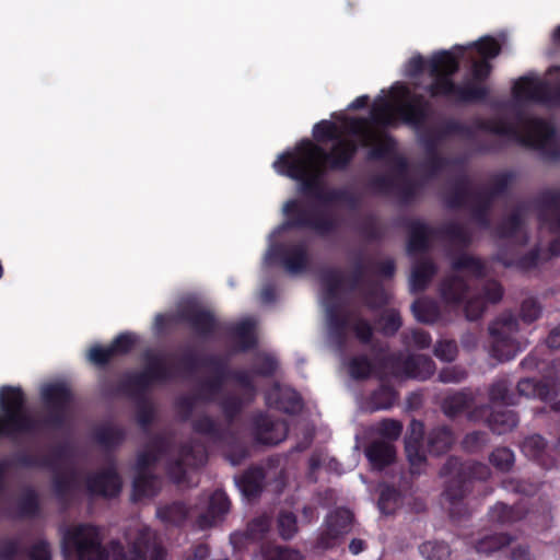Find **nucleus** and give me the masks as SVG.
<instances>
[{"instance_id":"b1692460","label":"nucleus","mask_w":560,"mask_h":560,"mask_svg":"<svg viewBox=\"0 0 560 560\" xmlns=\"http://www.w3.org/2000/svg\"><path fill=\"white\" fill-rule=\"evenodd\" d=\"M408 240L407 253L412 256L425 253L431 247L433 238H438L436 228H432L420 220H411L407 223Z\"/></svg>"},{"instance_id":"79ce46f5","label":"nucleus","mask_w":560,"mask_h":560,"mask_svg":"<svg viewBox=\"0 0 560 560\" xmlns=\"http://www.w3.org/2000/svg\"><path fill=\"white\" fill-rule=\"evenodd\" d=\"M524 514L520 508L498 502L490 508L488 517L491 523L500 526L512 525L523 518Z\"/></svg>"},{"instance_id":"8fccbe9b","label":"nucleus","mask_w":560,"mask_h":560,"mask_svg":"<svg viewBox=\"0 0 560 560\" xmlns=\"http://www.w3.org/2000/svg\"><path fill=\"white\" fill-rule=\"evenodd\" d=\"M523 223L522 212L517 208L498 224L495 233L500 238H514L521 232Z\"/></svg>"},{"instance_id":"2f4dec72","label":"nucleus","mask_w":560,"mask_h":560,"mask_svg":"<svg viewBox=\"0 0 560 560\" xmlns=\"http://www.w3.org/2000/svg\"><path fill=\"white\" fill-rule=\"evenodd\" d=\"M455 441L454 433L448 425L433 428L427 438V448L432 455L439 456L451 450Z\"/></svg>"},{"instance_id":"09e8293b","label":"nucleus","mask_w":560,"mask_h":560,"mask_svg":"<svg viewBox=\"0 0 560 560\" xmlns=\"http://www.w3.org/2000/svg\"><path fill=\"white\" fill-rule=\"evenodd\" d=\"M361 296L364 304L372 311L380 310L388 303L385 289L376 282H370L365 288L361 289Z\"/></svg>"},{"instance_id":"473e14b6","label":"nucleus","mask_w":560,"mask_h":560,"mask_svg":"<svg viewBox=\"0 0 560 560\" xmlns=\"http://www.w3.org/2000/svg\"><path fill=\"white\" fill-rule=\"evenodd\" d=\"M518 415L505 408L493 409L487 418L489 429L498 435L511 432L518 424Z\"/></svg>"},{"instance_id":"72a5a7b5","label":"nucleus","mask_w":560,"mask_h":560,"mask_svg":"<svg viewBox=\"0 0 560 560\" xmlns=\"http://www.w3.org/2000/svg\"><path fill=\"white\" fill-rule=\"evenodd\" d=\"M438 272L436 265L431 259L417 262L410 275V290L413 293L423 292Z\"/></svg>"},{"instance_id":"13d9d810","label":"nucleus","mask_w":560,"mask_h":560,"mask_svg":"<svg viewBox=\"0 0 560 560\" xmlns=\"http://www.w3.org/2000/svg\"><path fill=\"white\" fill-rule=\"evenodd\" d=\"M401 502V494L398 489L393 486H385L382 488L378 498V509L385 515H392L399 508Z\"/></svg>"},{"instance_id":"39448f33","label":"nucleus","mask_w":560,"mask_h":560,"mask_svg":"<svg viewBox=\"0 0 560 560\" xmlns=\"http://www.w3.org/2000/svg\"><path fill=\"white\" fill-rule=\"evenodd\" d=\"M26 405L27 398L22 387H0V439L16 441L39 432L40 422L28 412Z\"/></svg>"},{"instance_id":"0e129e2a","label":"nucleus","mask_w":560,"mask_h":560,"mask_svg":"<svg viewBox=\"0 0 560 560\" xmlns=\"http://www.w3.org/2000/svg\"><path fill=\"white\" fill-rule=\"evenodd\" d=\"M419 552L425 560H446L451 556L450 546L444 541L429 540L419 546Z\"/></svg>"},{"instance_id":"e2e57ef3","label":"nucleus","mask_w":560,"mask_h":560,"mask_svg":"<svg viewBox=\"0 0 560 560\" xmlns=\"http://www.w3.org/2000/svg\"><path fill=\"white\" fill-rule=\"evenodd\" d=\"M12 464L21 468H49L52 466V459L50 456L19 452L13 456Z\"/></svg>"},{"instance_id":"2eb2a0df","label":"nucleus","mask_w":560,"mask_h":560,"mask_svg":"<svg viewBox=\"0 0 560 560\" xmlns=\"http://www.w3.org/2000/svg\"><path fill=\"white\" fill-rule=\"evenodd\" d=\"M175 318L179 323L187 324L198 337L205 340L215 338L228 328V323L220 322L212 311L195 304L180 308Z\"/></svg>"},{"instance_id":"37998d69","label":"nucleus","mask_w":560,"mask_h":560,"mask_svg":"<svg viewBox=\"0 0 560 560\" xmlns=\"http://www.w3.org/2000/svg\"><path fill=\"white\" fill-rule=\"evenodd\" d=\"M128 380L129 374L121 381L115 382L107 373H103L98 376V387L105 397H117L120 395L137 397L136 387L126 385Z\"/></svg>"},{"instance_id":"7c9ffc66","label":"nucleus","mask_w":560,"mask_h":560,"mask_svg":"<svg viewBox=\"0 0 560 560\" xmlns=\"http://www.w3.org/2000/svg\"><path fill=\"white\" fill-rule=\"evenodd\" d=\"M317 200L324 206L342 205L352 211L358 210L360 207V198L345 187L324 188Z\"/></svg>"},{"instance_id":"6e6552de","label":"nucleus","mask_w":560,"mask_h":560,"mask_svg":"<svg viewBox=\"0 0 560 560\" xmlns=\"http://www.w3.org/2000/svg\"><path fill=\"white\" fill-rule=\"evenodd\" d=\"M61 553L66 560H101L105 545L98 526L79 523L60 529Z\"/></svg>"},{"instance_id":"ddd939ff","label":"nucleus","mask_w":560,"mask_h":560,"mask_svg":"<svg viewBox=\"0 0 560 560\" xmlns=\"http://www.w3.org/2000/svg\"><path fill=\"white\" fill-rule=\"evenodd\" d=\"M42 400L47 409L46 416L39 420V430L44 428L61 430L67 423L68 409L73 395L65 383H50L40 390Z\"/></svg>"},{"instance_id":"9d476101","label":"nucleus","mask_w":560,"mask_h":560,"mask_svg":"<svg viewBox=\"0 0 560 560\" xmlns=\"http://www.w3.org/2000/svg\"><path fill=\"white\" fill-rule=\"evenodd\" d=\"M452 136L469 138L472 136V130L455 118H447L439 125L436 130H424L419 135V143L425 152L423 166L431 176L438 175L450 165V160L443 156L439 149L441 143Z\"/></svg>"},{"instance_id":"052dcab7","label":"nucleus","mask_w":560,"mask_h":560,"mask_svg":"<svg viewBox=\"0 0 560 560\" xmlns=\"http://www.w3.org/2000/svg\"><path fill=\"white\" fill-rule=\"evenodd\" d=\"M313 137L318 143L334 141L335 144L346 140L340 137L338 126L330 120H320L315 124L313 127Z\"/></svg>"},{"instance_id":"393cba45","label":"nucleus","mask_w":560,"mask_h":560,"mask_svg":"<svg viewBox=\"0 0 560 560\" xmlns=\"http://www.w3.org/2000/svg\"><path fill=\"white\" fill-rule=\"evenodd\" d=\"M231 502L222 490H215L209 498L208 508L205 513L196 520V526L199 529H208L221 521L229 512Z\"/></svg>"},{"instance_id":"1a4fd4ad","label":"nucleus","mask_w":560,"mask_h":560,"mask_svg":"<svg viewBox=\"0 0 560 560\" xmlns=\"http://www.w3.org/2000/svg\"><path fill=\"white\" fill-rule=\"evenodd\" d=\"M285 220L281 224L282 231L311 230L318 236L326 237L336 233L340 228V220L317 207L305 206L299 199H290L283 205Z\"/></svg>"},{"instance_id":"a18cd8bd","label":"nucleus","mask_w":560,"mask_h":560,"mask_svg":"<svg viewBox=\"0 0 560 560\" xmlns=\"http://www.w3.org/2000/svg\"><path fill=\"white\" fill-rule=\"evenodd\" d=\"M416 319L424 324H433L439 320L441 313L438 303L430 299H418L411 305Z\"/></svg>"},{"instance_id":"cd10ccee","label":"nucleus","mask_w":560,"mask_h":560,"mask_svg":"<svg viewBox=\"0 0 560 560\" xmlns=\"http://www.w3.org/2000/svg\"><path fill=\"white\" fill-rule=\"evenodd\" d=\"M372 144L374 145H370L371 149L368 152L369 161L389 162L396 154L397 141L387 132H374V136L372 137Z\"/></svg>"},{"instance_id":"864d4df0","label":"nucleus","mask_w":560,"mask_h":560,"mask_svg":"<svg viewBox=\"0 0 560 560\" xmlns=\"http://www.w3.org/2000/svg\"><path fill=\"white\" fill-rule=\"evenodd\" d=\"M132 542L145 550L153 559H159L164 552L156 541L155 533L147 526L138 530Z\"/></svg>"},{"instance_id":"aec40b11","label":"nucleus","mask_w":560,"mask_h":560,"mask_svg":"<svg viewBox=\"0 0 560 560\" xmlns=\"http://www.w3.org/2000/svg\"><path fill=\"white\" fill-rule=\"evenodd\" d=\"M389 163L392 164L390 173L375 175L369 180V188L373 192L388 196L397 189V182L406 177L408 161L405 156L396 153Z\"/></svg>"},{"instance_id":"c9c22d12","label":"nucleus","mask_w":560,"mask_h":560,"mask_svg":"<svg viewBox=\"0 0 560 560\" xmlns=\"http://www.w3.org/2000/svg\"><path fill=\"white\" fill-rule=\"evenodd\" d=\"M95 442L106 451H114L126 440V430L115 424H104L94 432Z\"/></svg>"},{"instance_id":"5fc2aeb1","label":"nucleus","mask_w":560,"mask_h":560,"mask_svg":"<svg viewBox=\"0 0 560 560\" xmlns=\"http://www.w3.org/2000/svg\"><path fill=\"white\" fill-rule=\"evenodd\" d=\"M374 368L373 361L366 354L354 355L348 362L349 374L355 381L368 380Z\"/></svg>"},{"instance_id":"f257e3e1","label":"nucleus","mask_w":560,"mask_h":560,"mask_svg":"<svg viewBox=\"0 0 560 560\" xmlns=\"http://www.w3.org/2000/svg\"><path fill=\"white\" fill-rule=\"evenodd\" d=\"M357 152L358 145L353 140L339 141L326 150L305 138L292 151L280 154L273 162V168L278 174L299 182L302 196L317 200L325 188L326 172L348 170Z\"/></svg>"},{"instance_id":"9b49d317","label":"nucleus","mask_w":560,"mask_h":560,"mask_svg":"<svg viewBox=\"0 0 560 560\" xmlns=\"http://www.w3.org/2000/svg\"><path fill=\"white\" fill-rule=\"evenodd\" d=\"M397 106L395 112L399 120L411 127L417 136L424 130H436V127H427L432 117L433 109L431 102L423 94L412 92L406 84L399 83L393 86Z\"/></svg>"},{"instance_id":"338daca9","label":"nucleus","mask_w":560,"mask_h":560,"mask_svg":"<svg viewBox=\"0 0 560 560\" xmlns=\"http://www.w3.org/2000/svg\"><path fill=\"white\" fill-rule=\"evenodd\" d=\"M546 446V440L541 435L533 434L523 441L521 448L524 455L528 458L542 462Z\"/></svg>"},{"instance_id":"c03bdc74","label":"nucleus","mask_w":560,"mask_h":560,"mask_svg":"<svg viewBox=\"0 0 560 560\" xmlns=\"http://www.w3.org/2000/svg\"><path fill=\"white\" fill-rule=\"evenodd\" d=\"M516 388L520 396L537 397L544 401L552 399L550 385L536 378H523L517 383Z\"/></svg>"},{"instance_id":"e433bc0d","label":"nucleus","mask_w":560,"mask_h":560,"mask_svg":"<svg viewBox=\"0 0 560 560\" xmlns=\"http://www.w3.org/2000/svg\"><path fill=\"white\" fill-rule=\"evenodd\" d=\"M475 398L469 389H463L446 396L442 402V410L448 418H456L468 410Z\"/></svg>"},{"instance_id":"6ab92c4d","label":"nucleus","mask_w":560,"mask_h":560,"mask_svg":"<svg viewBox=\"0 0 560 560\" xmlns=\"http://www.w3.org/2000/svg\"><path fill=\"white\" fill-rule=\"evenodd\" d=\"M252 434L256 443L277 445L288 435V424L284 420L273 419L267 413L257 412L250 419Z\"/></svg>"},{"instance_id":"69168bd1","label":"nucleus","mask_w":560,"mask_h":560,"mask_svg":"<svg viewBox=\"0 0 560 560\" xmlns=\"http://www.w3.org/2000/svg\"><path fill=\"white\" fill-rule=\"evenodd\" d=\"M261 560H303V556L294 549L276 546H261Z\"/></svg>"},{"instance_id":"dca6fc26","label":"nucleus","mask_w":560,"mask_h":560,"mask_svg":"<svg viewBox=\"0 0 560 560\" xmlns=\"http://www.w3.org/2000/svg\"><path fill=\"white\" fill-rule=\"evenodd\" d=\"M269 259L282 266L291 275L303 273L311 266V256L304 241L275 244L269 249Z\"/></svg>"},{"instance_id":"774afa93","label":"nucleus","mask_w":560,"mask_h":560,"mask_svg":"<svg viewBox=\"0 0 560 560\" xmlns=\"http://www.w3.org/2000/svg\"><path fill=\"white\" fill-rule=\"evenodd\" d=\"M489 462L495 469L502 472H508L514 466L515 456L509 447H497L489 455Z\"/></svg>"},{"instance_id":"bb28decb","label":"nucleus","mask_w":560,"mask_h":560,"mask_svg":"<svg viewBox=\"0 0 560 560\" xmlns=\"http://www.w3.org/2000/svg\"><path fill=\"white\" fill-rule=\"evenodd\" d=\"M365 456L374 469L383 470L395 462L396 448L389 442L375 440L366 446Z\"/></svg>"},{"instance_id":"7ed1b4c3","label":"nucleus","mask_w":560,"mask_h":560,"mask_svg":"<svg viewBox=\"0 0 560 560\" xmlns=\"http://www.w3.org/2000/svg\"><path fill=\"white\" fill-rule=\"evenodd\" d=\"M524 132L516 126L501 118L480 119L476 128L480 131L506 138L521 145L538 150L545 160H560V143L556 137L555 127L538 117L523 118Z\"/></svg>"},{"instance_id":"423d86ee","label":"nucleus","mask_w":560,"mask_h":560,"mask_svg":"<svg viewBox=\"0 0 560 560\" xmlns=\"http://www.w3.org/2000/svg\"><path fill=\"white\" fill-rule=\"evenodd\" d=\"M442 477H447L443 497L452 505L450 515H460L458 505L470 489L472 480H486L490 476L488 465L475 460H462L459 457L450 456L440 470Z\"/></svg>"},{"instance_id":"a19ab883","label":"nucleus","mask_w":560,"mask_h":560,"mask_svg":"<svg viewBox=\"0 0 560 560\" xmlns=\"http://www.w3.org/2000/svg\"><path fill=\"white\" fill-rule=\"evenodd\" d=\"M407 360H412V364L406 365V378L425 381L435 372V363L429 355L410 354Z\"/></svg>"},{"instance_id":"5701e85b","label":"nucleus","mask_w":560,"mask_h":560,"mask_svg":"<svg viewBox=\"0 0 560 560\" xmlns=\"http://www.w3.org/2000/svg\"><path fill=\"white\" fill-rule=\"evenodd\" d=\"M424 424L422 421L412 419L408 425L405 436V452L407 459L411 466L412 474L415 468L427 462L423 451Z\"/></svg>"},{"instance_id":"f3484780","label":"nucleus","mask_w":560,"mask_h":560,"mask_svg":"<svg viewBox=\"0 0 560 560\" xmlns=\"http://www.w3.org/2000/svg\"><path fill=\"white\" fill-rule=\"evenodd\" d=\"M353 514L349 509L337 508L325 518V528L318 535L314 547L318 550L335 548L340 539L351 530Z\"/></svg>"},{"instance_id":"4be33fe9","label":"nucleus","mask_w":560,"mask_h":560,"mask_svg":"<svg viewBox=\"0 0 560 560\" xmlns=\"http://www.w3.org/2000/svg\"><path fill=\"white\" fill-rule=\"evenodd\" d=\"M538 220L550 233H560V189L546 190L536 200Z\"/></svg>"},{"instance_id":"603ef678","label":"nucleus","mask_w":560,"mask_h":560,"mask_svg":"<svg viewBox=\"0 0 560 560\" xmlns=\"http://www.w3.org/2000/svg\"><path fill=\"white\" fill-rule=\"evenodd\" d=\"M270 528V520L266 516H259L252 520L243 534H232L231 540L235 542L238 537H244L246 540L256 541L264 539L265 535Z\"/></svg>"},{"instance_id":"bf43d9fd","label":"nucleus","mask_w":560,"mask_h":560,"mask_svg":"<svg viewBox=\"0 0 560 560\" xmlns=\"http://www.w3.org/2000/svg\"><path fill=\"white\" fill-rule=\"evenodd\" d=\"M348 131L352 136L361 138V145L368 148L372 145L374 131L369 127V120L363 117L347 118Z\"/></svg>"},{"instance_id":"f704fd0d","label":"nucleus","mask_w":560,"mask_h":560,"mask_svg":"<svg viewBox=\"0 0 560 560\" xmlns=\"http://www.w3.org/2000/svg\"><path fill=\"white\" fill-rule=\"evenodd\" d=\"M189 509L182 501H174L156 509V517L166 526L180 527L187 521Z\"/></svg>"},{"instance_id":"f8f14e48","label":"nucleus","mask_w":560,"mask_h":560,"mask_svg":"<svg viewBox=\"0 0 560 560\" xmlns=\"http://www.w3.org/2000/svg\"><path fill=\"white\" fill-rule=\"evenodd\" d=\"M518 319L512 313H503L489 325L491 337V355L501 361H510L522 351L521 342L516 339Z\"/></svg>"},{"instance_id":"412c9836","label":"nucleus","mask_w":560,"mask_h":560,"mask_svg":"<svg viewBox=\"0 0 560 560\" xmlns=\"http://www.w3.org/2000/svg\"><path fill=\"white\" fill-rule=\"evenodd\" d=\"M121 479L114 465L90 475L85 480L88 491L92 495L115 498L121 491Z\"/></svg>"},{"instance_id":"a878e982","label":"nucleus","mask_w":560,"mask_h":560,"mask_svg":"<svg viewBox=\"0 0 560 560\" xmlns=\"http://www.w3.org/2000/svg\"><path fill=\"white\" fill-rule=\"evenodd\" d=\"M265 479V469L260 466H252L236 478V485L245 498L256 499L262 492Z\"/></svg>"},{"instance_id":"4468645a","label":"nucleus","mask_w":560,"mask_h":560,"mask_svg":"<svg viewBox=\"0 0 560 560\" xmlns=\"http://www.w3.org/2000/svg\"><path fill=\"white\" fill-rule=\"evenodd\" d=\"M144 368L135 373H129L126 385L136 387L137 398L143 397L154 384H165L176 376L175 368L165 363L164 357L145 351L143 353Z\"/></svg>"},{"instance_id":"4c0bfd02","label":"nucleus","mask_w":560,"mask_h":560,"mask_svg":"<svg viewBox=\"0 0 560 560\" xmlns=\"http://www.w3.org/2000/svg\"><path fill=\"white\" fill-rule=\"evenodd\" d=\"M222 332L229 334L238 341V350L248 351L256 347L257 340L254 335V324L249 320H242L237 324L230 325Z\"/></svg>"},{"instance_id":"ea45409f","label":"nucleus","mask_w":560,"mask_h":560,"mask_svg":"<svg viewBox=\"0 0 560 560\" xmlns=\"http://www.w3.org/2000/svg\"><path fill=\"white\" fill-rule=\"evenodd\" d=\"M438 238L447 240L462 248L471 245L472 237L470 232L457 222H447L436 228Z\"/></svg>"},{"instance_id":"3c124183","label":"nucleus","mask_w":560,"mask_h":560,"mask_svg":"<svg viewBox=\"0 0 560 560\" xmlns=\"http://www.w3.org/2000/svg\"><path fill=\"white\" fill-rule=\"evenodd\" d=\"M493 207L488 199L480 197H472L469 203V211L471 219L482 229H489L491 225L490 212Z\"/></svg>"},{"instance_id":"f03ea898","label":"nucleus","mask_w":560,"mask_h":560,"mask_svg":"<svg viewBox=\"0 0 560 560\" xmlns=\"http://www.w3.org/2000/svg\"><path fill=\"white\" fill-rule=\"evenodd\" d=\"M429 75L432 81L425 91L432 98L444 97L455 104H479L488 100L489 88L471 82L456 83L453 77L459 70V58L448 50L432 55L428 61Z\"/></svg>"},{"instance_id":"20e7f679","label":"nucleus","mask_w":560,"mask_h":560,"mask_svg":"<svg viewBox=\"0 0 560 560\" xmlns=\"http://www.w3.org/2000/svg\"><path fill=\"white\" fill-rule=\"evenodd\" d=\"M440 294L446 304L457 306L465 303V316L472 322L481 318L489 303L502 300L503 288L498 281L489 280L476 289L464 277L452 275L441 282Z\"/></svg>"},{"instance_id":"49530a36","label":"nucleus","mask_w":560,"mask_h":560,"mask_svg":"<svg viewBox=\"0 0 560 560\" xmlns=\"http://www.w3.org/2000/svg\"><path fill=\"white\" fill-rule=\"evenodd\" d=\"M513 540L514 537L506 533L489 534L476 541L475 549L478 553L490 555L509 546Z\"/></svg>"},{"instance_id":"c756f323","label":"nucleus","mask_w":560,"mask_h":560,"mask_svg":"<svg viewBox=\"0 0 560 560\" xmlns=\"http://www.w3.org/2000/svg\"><path fill=\"white\" fill-rule=\"evenodd\" d=\"M474 197V190L470 187V180L467 176H460L457 178L445 197V205L448 209H462L469 208L471 198Z\"/></svg>"},{"instance_id":"6e6d98bb","label":"nucleus","mask_w":560,"mask_h":560,"mask_svg":"<svg viewBox=\"0 0 560 560\" xmlns=\"http://www.w3.org/2000/svg\"><path fill=\"white\" fill-rule=\"evenodd\" d=\"M488 395L491 402H500L504 406L516 404V395L511 392V385L504 378L493 382L489 387Z\"/></svg>"},{"instance_id":"de8ad7c7","label":"nucleus","mask_w":560,"mask_h":560,"mask_svg":"<svg viewBox=\"0 0 560 560\" xmlns=\"http://www.w3.org/2000/svg\"><path fill=\"white\" fill-rule=\"evenodd\" d=\"M192 431L214 441H222L225 430L209 415H201L191 422Z\"/></svg>"},{"instance_id":"c85d7f7f","label":"nucleus","mask_w":560,"mask_h":560,"mask_svg":"<svg viewBox=\"0 0 560 560\" xmlns=\"http://www.w3.org/2000/svg\"><path fill=\"white\" fill-rule=\"evenodd\" d=\"M373 357L378 369L394 377H406V365L412 364V360H407L401 353H389L388 350Z\"/></svg>"},{"instance_id":"4d7b16f0","label":"nucleus","mask_w":560,"mask_h":560,"mask_svg":"<svg viewBox=\"0 0 560 560\" xmlns=\"http://www.w3.org/2000/svg\"><path fill=\"white\" fill-rule=\"evenodd\" d=\"M451 266L454 271L467 270L477 279L482 278L485 275V265L482 261L465 253L454 258Z\"/></svg>"},{"instance_id":"58836bf2","label":"nucleus","mask_w":560,"mask_h":560,"mask_svg":"<svg viewBox=\"0 0 560 560\" xmlns=\"http://www.w3.org/2000/svg\"><path fill=\"white\" fill-rule=\"evenodd\" d=\"M398 398L397 390L389 384L382 382L368 398V407L371 412L390 409Z\"/></svg>"},{"instance_id":"a211bd4d","label":"nucleus","mask_w":560,"mask_h":560,"mask_svg":"<svg viewBox=\"0 0 560 560\" xmlns=\"http://www.w3.org/2000/svg\"><path fill=\"white\" fill-rule=\"evenodd\" d=\"M512 92L517 101H530L560 107V83L555 89H550L545 81L522 77L514 83Z\"/></svg>"},{"instance_id":"0eeeda50","label":"nucleus","mask_w":560,"mask_h":560,"mask_svg":"<svg viewBox=\"0 0 560 560\" xmlns=\"http://www.w3.org/2000/svg\"><path fill=\"white\" fill-rule=\"evenodd\" d=\"M326 316L330 336L339 349L346 346L347 331L350 328L361 345L369 346L372 354L387 350V343L373 339L374 328L368 319L350 312L342 313L337 303L326 305Z\"/></svg>"},{"instance_id":"680f3d73","label":"nucleus","mask_w":560,"mask_h":560,"mask_svg":"<svg viewBox=\"0 0 560 560\" xmlns=\"http://www.w3.org/2000/svg\"><path fill=\"white\" fill-rule=\"evenodd\" d=\"M40 510L38 494L34 489H27L18 501V512L21 517L33 518Z\"/></svg>"}]
</instances>
